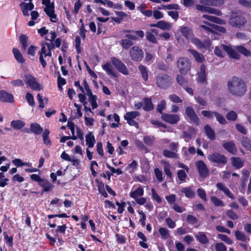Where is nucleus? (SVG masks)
<instances>
[{
	"label": "nucleus",
	"instance_id": "f257e3e1",
	"mask_svg": "<svg viewBox=\"0 0 251 251\" xmlns=\"http://www.w3.org/2000/svg\"><path fill=\"white\" fill-rule=\"evenodd\" d=\"M228 92L232 96L241 97L247 91V85L244 81L237 76H233L227 83Z\"/></svg>",
	"mask_w": 251,
	"mask_h": 251
},
{
	"label": "nucleus",
	"instance_id": "f03ea898",
	"mask_svg": "<svg viewBox=\"0 0 251 251\" xmlns=\"http://www.w3.org/2000/svg\"><path fill=\"white\" fill-rule=\"evenodd\" d=\"M30 179L33 181L37 182L38 185L42 188V194L45 192L50 191L53 187V185L48 180L41 178L37 174L30 175Z\"/></svg>",
	"mask_w": 251,
	"mask_h": 251
},
{
	"label": "nucleus",
	"instance_id": "7ed1b4c3",
	"mask_svg": "<svg viewBox=\"0 0 251 251\" xmlns=\"http://www.w3.org/2000/svg\"><path fill=\"white\" fill-rule=\"evenodd\" d=\"M207 159L212 163L217 164L218 166H223L227 162V158L222 154L217 152L211 153L207 155Z\"/></svg>",
	"mask_w": 251,
	"mask_h": 251
},
{
	"label": "nucleus",
	"instance_id": "20e7f679",
	"mask_svg": "<svg viewBox=\"0 0 251 251\" xmlns=\"http://www.w3.org/2000/svg\"><path fill=\"white\" fill-rule=\"evenodd\" d=\"M25 84L31 90L39 91L43 89L42 86L37 81L36 78L30 74H25L24 75Z\"/></svg>",
	"mask_w": 251,
	"mask_h": 251
},
{
	"label": "nucleus",
	"instance_id": "39448f33",
	"mask_svg": "<svg viewBox=\"0 0 251 251\" xmlns=\"http://www.w3.org/2000/svg\"><path fill=\"white\" fill-rule=\"evenodd\" d=\"M171 77L167 74H159L156 77V84L161 89H166L171 84Z\"/></svg>",
	"mask_w": 251,
	"mask_h": 251
},
{
	"label": "nucleus",
	"instance_id": "423d86ee",
	"mask_svg": "<svg viewBox=\"0 0 251 251\" xmlns=\"http://www.w3.org/2000/svg\"><path fill=\"white\" fill-rule=\"evenodd\" d=\"M177 65L180 73L182 75H186L190 70L191 64L187 58L180 57L177 60Z\"/></svg>",
	"mask_w": 251,
	"mask_h": 251
},
{
	"label": "nucleus",
	"instance_id": "0eeeda50",
	"mask_svg": "<svg viewBox=\"0 0 251 251\" xmlns=\"http://www.w3.org/2000/svg\"><path fill=\"white\" fill-rule=\"evenodd\" d=\"M129 54L133 61L140 62L143 58L144 53L141 48L135 46L130 49Z\"/></svg>",
	"mask_w": 251,
	"mask_h": 251
},
{
	"label": "nucleus",
	"instance_id": "6e6552de",
	"mask_svg": "<svg viewBox=\"0 0 251 251\" xmlns=\"http://www.w3.org/2000/svg\"><path fill=\"white\" fill-rule=\"evenodd\" d=\"M111 61L113 66L121 74L127 75L129 71L126 65L119 59L115 57H111Z\"/></svg>",
	"mask_w": 251,
	"mask_h": 251
},
{
	"label": "nucleus",
	"instance_id": "1a4fd4ad",
	"mask_svg": "<svg viewBox=\"0 0 251 251\" xmlns=\"http://www.w3.org/2000/svg\"><path fill=\"white\" fill-rule=\"evenodd\" d=\"M195 166L201 177L205 178L209 176V170L203 161H197L195 162Z\"/></svg>",
	"mask_w": 251,
	"mask_h": 251
},
{
	"label": "nucleus",
	"instance_id": "9d476101",
	"mask_svg": "<svg viewBox=\"0 0 251 251\" xmlns=\"http://www.w3.org/2000/svg\"><path fill=\"white\" fill-rule=\"evenodd\" d=\"M246 20L242 15H233L229 19L230 24L234 27L239 28L244 25Z\"/></svg>",
	"mask_w": 251,
	"mask_h": 251
},
{
	"label": "nucleus",
	"instance_id": "9b49d317",
	"mask_svg": "<svg viewBox=\"0 0 251 251\" xmlns=\"http://www.w3.org/2000/svg\"><path fill=\"white\" fill-rule=\"evenodd\" d=\"M125 32L127 33L125 35V37L130 40L136 41L138 39L137 36L143 38L145 35L144 31L141 30H126Z\"/></svg>",
	"mask_w": 251,
	"mask_h": 251
},
{
	"label": "nucleus",
	"instance_id": "f8f14e48",
	"mask_svg": "<svg viewBox=\"0 0 251 251\" xmlns=\"http://www.w3.org/2000/svg\"><path fill=\"white\" fill-rule=\"evenodd\" d=\"M161 119L172 125L176 124L180 120L179 116L177 114L164 113L161 115Z\"/></svg>",
	"mask_w": 251,
	"mask_h": 251
},
{
	"label": "nucleus",
	"instance_id": "ddd939ff",
	"mask_svg": "<svg viewBox=\"0 0 251 251\" xmlns=\"http://www.w3.org/2000/svg\"><path fill=\"white\" fill-rule=\"evenodd\" d=\"M185 112L187 116L189 118L192 123H193L197 126L200 125L199 118L191 107H187L185 109Z\"/></svg>",
	"mask_w": 251,
	"mask_h": 251
},
{
	"label": "nucleus",
	"instance_id": "4468645a",
	"mask_svg": "<svg viewBox=\"0 0 251 251\" xmlns=\"http://www.w3.org/2000/svg\"><path fill=\"white\" fill-rule=\"evenodd\" d=\"M222 146L225 150L232 155H236L237 153V147L233 141L225 142L222 144Z\"/></svg>",
	"mask_w": 251,
	"mask_h": 251
},
{
	"label": "nucleus",
	"instance_id": "2eb2a0df",
	"mask_svg": "<svg viewBox=\"0 0 251 251\" xmlns=\"http://www.w3.org/2000/svg\"><path fill=\"white\" fill-rule=\"evenodd\" d=\"M223 50L227 53L230 58L239 60L240 58V54L236 51L232 47L227 45H222Z\"/></svg>",
	"mask_w": 251,
	"mask_h": 251
},
{
	"label": "nucleus",
	"instance_id": "dca6fc26",
	"mask_svg": "<svg viewBox=\"0 0 251 251\" xmlns=\"http://www.w3.org/2000/svg\"><path fill=\"white\" fill-rule=\"evenodd\" d=\"M19 6L23 12V15L25 16H28L29 15V11L32 10L34 7V5L31 2V0H30V2L28 3L21 2L19 4Z\"/></svg>",
	"mask_w": 251,
	"mask_h": 251
},
{
	"label": "nucleus",
	"instance_id": "f3484780",
	"mask_svg": "<svg viewBox=\"0 0 251 251\" xmlns=\"http://www.w3.org/2000/svg\"><path fill=\"white\" fill-rule=\"evenodd\" d=\"M0 101L3 102L13 103L14 98L12 94L5 90H0Z\"/></svg>",
	"mask_w": 251,
	"mask_h": 251
},
{
	"label": "nucleus",
	"instance_id": "a211bd4d",
	"mask_svg": "<svg viewBox=\"0 0 251 251\" xmlns=\"http://www.w3.org/2000/svg\"><path fill=\"white\" fill-rule=\"evenodd\" d=\"M192 42L199 49H202L209 47L210 41L208 40H205L204 42H201V40L198 38H192Z\"/></svg>",
	"mask_w": 251,
	"mask_h": 251
},
{
	"label": "nucleus",
	"instance_id": "6ab92c4d",
	"mask_svg": "<svg viewBox=\"0 0 251 251\" xmlns=\"http://www.w3.org/2000/svg\"><path fill=\"white\" fill-rule=\"evenodd\" d=\"M102 68L106 74L111 77L115 78L118 77V73L113 71L112 67L110 62H107L105 64L102 65Z\"/></svg>",
	"mask_w": 251,
	"mask_h": 251
},
{
	"label": "nucleus",
	"instance_id": "aec40b11",
	"mask_svg": "<svg viewBox=\"0 0 251 251\" xmlns=\"http://www.w3.org/2000/svg\"><path fill=\"white\" fill-rule=\"evenodd\" d=\"M216 187L219 190L222 191L224 194L230 199L232 200L235 199V197L234 196L233 194L230 191L228 188L225 186L223 183L221 182H218L216 184Z\"/></svg>",
	"mask_w": 251,
	"mask_h": 251
},
{
	"label": "nucleus",
	"instance_id": "412c9836",
	"mask_svg": "<svg viewBox=\"0 0 251 251\" xmlns=\"http://www.w3.org/2000/svg\"><path fill=\"white\" fill-rule=\"evenodd\" d=\"M150 26L157 27L164 30H169L172 27L170 23L165 21H159L156 24H151Z\"/></svg>",
	"mask_w": 251,
	"mask_h": 251
},
{
	"label": "nucleus",
	"instance_id": "4be33fe9",
	"mask_svg": "<svg viewBox=\"0 0 251 251\" xmlns=\"http://www.w3.org/2000/svg\"><path fill=\"white\" fill-rule=\"evenodd\" d=\"M54 42H52L50 43V44L48 45V53L47 55L49 57H51L52 55L51 50L55 47L59 48L61 46L62 40L60 38H57L54 40Z\"/></svg>",
	"mask_w": 251,
	"mask_h": 251
},
{
	"label": "nucleus",
	"instance_id": "5701e85b",
	"mask_svg": "<svg viewBox=\"0 0 251 251\" xmlns=\"http://www.w3.org/2000/svg\"><path fill=\"white\" fill-rule=\"evenodd\" d=\"M143 109L144 111L149 112L154 109V105L151 98L145 97L143 99Z\"/></svg>",
	"mask_w": 251,
	"mask_h": 251
},
{
	"label": "nucleus",
	"instance_id": "b1692460",
	"mask_svg": "<svg viewBox=\"0 0 251 251\" xmlns=\"http://www.w3.org/2000/svg\"><path fill=\"white\" fill-rule=\"evenodd\" d=\"M200 2L208 6H220L224 4V1L223 0H201Z\"/></svg>",
	"mask_w": 251,
	"mask_h": 251
},
{
	"label": "nucleus",
	"instance_id": "393cba45",
	"mask_svg": "<svg viewBox=\"0 0 251 251\" xmlns=\"http://www.w3.org/2000/svg\"><path fill=\"white\" fill-rule=\"evenodd\" d=\"M232 165L236 169H240L244 165V161L239 157H232L230 159Z\"/></svg>",
	"mask_w": 251,
	"mask_h": 251
},
{
	"label": "nucleus",
	"instance_id": "a878e982",
	"mask_svg": "<svg viewBox=\"0 0 251 251\" xmlns=\"http://www.w3.org/2000/svg\"><path fill=\"white\" fill-rule=\"evenodd\" d=\"M144 191L143 188L140 186L135 190H131L129 193L130 198L135 200L136 199L142 197L144 195Z\"/></svg>",
	"mask_w": 251,
	"mask_h": 251
},
{
	"label": "nucleus",
	"instance_id": "bb28decb",
	"mask_svg": "<svg viewBox=\"0 0 251 251\" xmlns=\"http://www.w3.org/2000/svg\"><path fill=\"white\" fill-rule=\"evenodd\" d=\"M180 32L187 40L192 38L194 36L192 30L187 26H182L180 29Z\"/></svg>",
	"mask_w": 251,
	"mask_h": 251
},
{
	"label": "nucleus",
	"instance_id": "cd10ccee",
	"mask_svg": "<svg viewBox=\"0 0 251 251\" xmlns=\"http://www.w3.org/2000/svg\"><path fill=\"white\" fill-rule=\"evenodd\" d=\"M204 131L207 138L211 141L215 139V133L213 129L208 125L204 126Z\"/></svg>",
	"mask_w": 251,
	"mask_h": 251
},
{
	"label": "nucleus",
	"instance_id": "c85d7f7f",
	"mask_svg": "<svg viewBox=\"0 0 251 251\" xmlns=\"http://www.w3.org/2000/svg\"><path fill=\"white\" fill-rule=\"evenodd\" d=\"M195 236L197 240L201 244L206 245L209 243V239L203 232H199Z\"/></svg>",
	"mask_w": 251,
	"mask_h": 251
},
{
	"label": "nucleus",
	"instance_id": "c756f323",
	"mask_svg": "<svg viewBox=\"0 0 251 251\" xmlns=\"http://www.w3.org/2000/svg\"><path fill=\"white\" fill-rule=\"evenodd\" d=\"M86 144L88 146L89 148H92L94 147L96 140L94 136L91 132L88 133L85 136Z\"/></svg>",
	"mask_w": 251,
	"mask_h": 251
},
{
	"label": "nucleus",
	"instance_id": "7c9ffc66",
	"mask_svg": "<svg viewBox=\"0 0 251 251\" xmlns=\"http://www.w3.org/2000/svg\"><path fill=\"white\" fill-rule=\"evenodd\" d=\"M188 51L192 54L197 63H201L204 61V57L201 53L193 49H189Z\"/></svg>",
	"mask_w": 251,
	"mask_h": 251
},
{
	"label": "nucleus",
	"instance_id": "2f4dec72",
	"mask_svg": "<svg viewBox=\"0 0 251 251\" xmlns=\"http://www.w3.org/2000/svg\"><path fill=\"white\" fill-rule=\"evenodd\" d=\"M25 125V123L21 120H13L10 123L11 126L17 130L21 129Z\"/></svg>",
	"mask_w": 251,
	"mask_h": 251
},
{
	"label": "nucleus",
	"instance_id": "473e14b6",
	"mask_svg": "<svg viewBox=\"0 0 251 251\" xmlns=\"http://www.w3.org/2000/svg\"><path fill=\"white\" fill-rule=\"evenodd\" d=\"M12 52L15 59L18 63L23 64L25 62V59H24L22 54L18 49L13 48Z\"/></svg>",
	"mask_w": 251,
	"mask_h": 251
},
{
	"label": "nucleus",
	"instance_id": "72a5a7b5",
	"mask_svg": "<svg viewBox=\"0 0 251 251\" xmlns=\"http://www.w3.org/2000/svg\"><path fill=\"white\" fill-rule=\"evenodd\" d=\"M202 17L205 19L208 20V21L216 23L219 24H225V21L223 19H222L220 18H218L217 17L213 16H210L208 15H203L202 16Z\"/></svg>",
	"mask_w": 251,
	"mask_h": 251
},
{
	"label": "nucleus",
	"instance_id": "f704fd0d",
	"mask_svg": "<svg viewBox=\"0 0 251 251\" xmlns=\"http://www.w3.org/2000/svg\"><path fill=\"white\" fill-rule=\"evenodd\" d=\"M31 132L36 135H40L43 131V128L41 126L36 123H32L30 125Z\"/></svg>",
	"mask_w": 251,
	"mask_h": 251
},
{
	"label": "nucleus",
	"instance_id": "c9c22d12",
	"mask_svg": "<svg viewBox=\"0 0 251 251\" xmlns=\"http://www.w3.org/2000/svg\"><path fill=\"white\" fill-rule=\"evenodd\" d=\"M138 69L144 81L147 82L148 81L149 72L147 67L141 64L138 66Z\"/></svg>",
	"mask_w": 251,
	"mask_h": 251
},
{
	"label": "nucleus",
	"instance_id": "e433bc0d",
	"mask_svg": "<svg viewBox=\"0 0 251 251\" xmlns=\"http://www.w3.org/2000/svg\"><path fill=\"white\" fill-rule=\"evenodd\" d=\"M158 232L161 238L163 240H166L170 237V231L166 228L161 227L159 228Z\"/></svg>",
	"mask_w": 251,
	"mask_h": 251
},
{
	"label": "nucleus",
	"instance_id": "4c0bfd02",
	"mask_svg": "<svg viewBox=\"0 0 251 251\" xmlns=\"http://www.w3.org/2000/svg\"><path fill=\"white\" fill-rule=\"evenodd\" d=\"M181 192L183 193L187 198L192 199L195 197V193L192 189V187L183 188Z\"/></svg>",
	"mask_w": 251,
	"mask_h": 251
},
{
	"label": "nucleus",
	"instance_id": "58836bf2",
	"mask_svg": "<svg viewBox=\"0 0 251 251\" xmlns=\"http://www.w3.org/2000/svg\"><path fill=\"white\" fill-rule=\"evenodd\" d=\"M50 132L48 129H45L43 133V143L46 146H50L51 144V140L50 139L49 135Z\"/></svg>",
	"mask_w": 251,
	"mask_h": 251
},
{
	"label": "nucleus",
	"instance_id": "ea45409f",
	"mask_svg": "<svg viewBox=\"0 0 251 251\" xmlns=\"http://www.w3.org/2000/svg\"><path fill=\"white\" fill-rule=\"evenodd\" d=\"M234 48L238 52L245 56H250L251 55V51L242 45L236 46Z\"/></svg>",
	"mask_w": 251,
	"mask_h": 251
},
{
	"label": "nucleus",
	"instance_id": "a19ab883",
	"mask_svg": "<svg viewBox=\"0 0 251 251\" xmlns=\"http://www.w3.org/2000/svg\"><path fill=\"white\" fill-rule=\"evenodd\" d=\"M140 115L138 111H130L127 112L124 116V119L126 121L132 120L135 119Z\"/></svg>",
	"mask_w": 251,
	"mask_h": 251
},
{
	"label": "nucleus",
	"instance_id": "79ce46f5",
	"mask_svg": "<svg viewBox=\"0 0 251 251\" xmlns=\"http://www.w3.org/2000/svg\"><path fill=\"white\" fill-rule=\"evenodd\" d=\"M241 144L246 149L251 151V140L250 139L246 137H243Z\"/></svg>",
	"mask_w": 251,
	"mask_h": 251
},
{
	"label": "nucleus",
	"instance_id": "37998d69",
	"mask_svg": "<svg viewBox=\"0 0 251 251\" xmlns=\"http://www.w3.org/2000/svg\"><path fill=\"white\" fill-rule=\"evenodd\" d=\"M204 23L208 25L211 26L213 29L221 33H225L226 32V29L223 26L212 24L208 23V22H204Z\"/></svg>",
	"mask_w": 251,
	"mask_h": 251
},
{
	"label": "nucleus",
	"instance_id": "c03bdc74",
	"mask_svg": "<svg viewBox=\"0 0 251 251\" xmlns=\"http://www.w3.org/2000/svg\"><path fill=\"white\" fill-rule=\"evenodd\" d=\"M50 44V43L42 42L41 43V49L39 51L38 54H42L44 55L45 58L47 56H49L47 54L48 53V45Z\"/></svg>",
	"mask_w": 251,
	"mask_h": 251
},
{
	"label": "nucleus",
	"instance_id": "a18cd8bd",
	"mask_svg": "<svg viewBox=\"0 0 251 251\" xmlns=\"http://www.w3.org/2000/svg\"><path fill=\"white\" fill-rule=\"evenodd\" d=\"M4 241L9 247H12L13 245V237L9 236L6 232H3Z\"/></svg>",
	"mask_w": 251,
	"mask_h": 251
},
{
	"label": "nucleus",
	"instance_id": "49530a36",
	"mask_svg": "<svg viewBox=\"0 0 251 251\" xmlns=\"http://www.w3.org/2000/svg\"><path fill=\"white\" fill-rule=\"evenodd\" d=\"M176 81L183 88L187 86L188 80L186 78L180 75H178L176 76Z\"/></svg>",
	"mask_w": 251,
	"mask_h": 251
},
{
	"label": "nucleus",
	"instance_id": "de8ad7c7",
	"mask_svg": "<svg viewBox=\"0 0 251 251\" xmlns=\"http://www.w3.org/2000/svg\"><path fill=\"white\" fill-rule=\"evenodd\" d=\"M163 155L167 158H177V154L174 151H171L168 150H164L163 151Z\"/></svg>",
	"mask_w": 251,
	"mask_h": 251
},
{
	"label": "nucleus",
	"instance_id": "09e8293b",
	"mask_svg": "<svg viewBox=\"0 0 251 251\" xmlns=\"http://www.w3.org/2000/svg\"><path fill=\"white\" fill-rule=\"evenodd\" d=\"M216 112H217L210 110H202L201 113L203 116L211 120L213 119L214 116H215Z\"/></svg>",
	"mask_w": 251,
	"mask_h": 251
},
{
	"label": "nucleus",
	"instance_id": "8fccbe9b",
	"mask_svg": "<svg viewBox=\"0 0 251 251\" xmlns=\"http://www.w3.org/2000/svg\"><path fill=\"white\" fill-rule=\"evenodd\" d=\"M121 44L124 49L127 50L133 45V43L130 40L128 39H124L121 40Z\"/></svg>",
	"mask_w": 251,
	"mask_h": 251
},
{
	"label": "nucleus",
	"instance_id": "3c124183",
	"mask_svg": "<svg viewBox=\"0 0 251 251\" xmlns=\"http://www.w3.org/2000/svg\"><path fill=\"white\" fill-rule=\"evenodd\" d=\"M210 200L215 206H224L225 205L223 201L215 196H211Z\"/></svg>",
	"mask_w": 251,
	"mask_h": 251
},
{
	"label": "nucleus",
	"instance_id": "603ef678",
	"mask_svg": "<svg viewBox=\"0 0 251 251\" xmlns=\"http://www.w3.org/2000/svg\"><path fill=\"white\" fill-rule=\"evenodd\" d=\"M177 176L179 181L184 182L187 177V172L184 170H179L177 171Z\"/></svg>",
	"mask_w": 251,
	"mask_h": 251
},
{
	"label": "nucleus",
	"instance_id": "864d4df0",
	"mask_svg": "<svg viewBox=\"0 0 251 251\" xmlns=\"http://www.w3.org/2000/svg\"><path fill=\"white\" fill-rule=\"evenodd\" d=\"M151 197L153 200L156 201L158 203H160L162 201L161 198L157 193L155 189L154 188H151Z\"/></svg>",
	"mask_w": 251,
	"mask_h": 251
},
{
	"label": "nucleus",
	"instance_id": "5fc2aeb1",
	"mask_svg": "<svg viewBox=\"0 0 251 251\" xmlns=\"http://www.w3.org/2000/svg\"><path fill=\"white\" fill-rule=\"evenodd\" d=\"M164 171L165 175L167 176V178L169 179H172V173L170 170V164L166 163L164 166Z\"/></svg>",
	"mask_w": 251,
	"mask_h": 251
},
{
	"label": "nucleus",
	"instance_id": "6e6d98bb",
	"mask_svg": "<svg viewBox=\"0 0 251 251\" xmlns=\"http://www.w3.org/2000/svg\"><path fill=\"white\" fill-rule=\"evenodd\" d=\"M97 97L95 95L89 96V101L91 103L92 109H96L98 107L97 103Z\"/></svg>",
	"mask_w": 251,
	"mask_h": 251
},
{
	"label": "nucleus",
	"instance_id": "4d7b16f0",
	"mask_svg": "<svg viewBox=\"0 0 251 251\" xmlns=\"http://www.w3.org/2000/svg\"><path fill=\"white\" fill-rule=\"evenodd\" d=\"M235 235L236 239L238 240L245 242L247 240H249V239L247 238L244 234L242 233L240 231H236L235 233Z\"/></svg>",
	"mask_w": 251,
	"mask_h": 251
},
{
	"label": "nucleus",
	"instance_id": "13d9d810",
	"mask_svg": "<svg viewBox=\"0 0 251 251\" xmlns=\"http://www.w3.org/2000/svg\"><path fill=\"white\" fill-rule=\"evenodd\" d=\"M25 99L27 103L30 106L33 107L35 106V101L34 100V98L33 95L31 93L27 92L25 95Z\"/></svg>",
	"mask_w": 251,
	"mask_h": 251
},
{
	"label": "nucleus",
	"instance_id": "bf43d9fd",
	"mask_svg": "<svg viewBox=\"0 0 251 251\" xmlns=\"http://www.w3.org/2000/svg\"><path fill=\"white\" fill-rule=\"evenodd\" d=\"M146 37L147 39L153 43V44H156L157 43V40L156 38L155 37V36L151 32H147L146 34Z\"/></svg>",
	"mask_w": 251,
	"mask_h": 251
},
{
	"label": "nucleus",
	"instance_id": "052dcab7",
	"mask_svg": "<svg viewBox=\"0 0 251 251\" xmlns=\"http://www.w3.org/2000/svg\"><path fill=\"white\" fill-rule=\"evenodd\" d=\"M154 137L153 136L151 137L149 136H145L143 138V141L145 144L148 146H151L153 144Z\"/></svg>",
	"mask_w": 251,
	"mask_h": 251
},
{
	"label": "nucleus",
	"instance_id": "680f3d73",
	"mask_svg": "<svg viewBox=\"0 0 251 251\" xmlns=\"http://www.w3.org/2000/svg\"><path fill=\"white\" fill-rule=\"evenodd\" d=\"M198 196L203 201H207L206 194L205 190L202 188H198L197 190Z\"/></svg>",
	"mask_w": 251,
	"mask_h": 251
},
{
	"label": "nucleus",
	"instance_id": "e2e57ef3",
	"mask_svg": "<svg viewBox=\"0 0 251 251\" xmlns=\"http://www.w3.org/2000/svg\"><path fill=\"white\" fill-rule=\"evenodd\" d=\"M44 11L47 15L54 13V5L53 2H52L50 4L45 6Z\"/></svg>",
	"mask_w": 251,
	"mask_h": 251
},
{
	"label": "nucleus",
	"instance_id": "0e129e2a",
	"mask_svg": "<svg viewBox=\"0 0 251 251\" xmlns=\"http://www.w3.org/2000/svg\"><path fill=\"white\" fill-rule=\"evenodd\" d=\"M226 118L229 121H234L237 118V115L235 111H230L226 114Z\"/></svg>",
	"mask_w": 251,
	"mask_h": 251
},
{
	"label": "nucleus",
	"instance_id": "69168bd1",
	"mask_svg": "<svg viewBox=\"0 0 251 251\" xmlns=\"http://www.w3.org/2000/svg\"><path fill=\"white\" fill-rule=\"evenodd\" d=\"M166 106V103L165 100H162L160 101V103L158 104L156 110L157 111L162 115L164 114L163 111L165 109Z\"/></svg>",
	"mask_w": 251,
	"mask_h": 251
},
{
	"label": "nucleus",
	"instance_id": "338daca9",
	"mask_svg": "<svg viewBox=\"0 0 251 251\" xmlns=\"http://www.w3.org/2000/svg\"><path fill=\"white\" fill-rule=\"evenodd\" d=\"M218 237L221 240L224 241L228 245H231L232 244V240L226 235L223 234H219Z\"/></svg>",
	"mask_w": 251,
	"mask_h": 251
},
{
	"label": "nucleus",
	"instance_id": "774afa93",
	"mask_svg": "<svg viewBox=\"0 0 251 251\" xmlns=\"http://www.w3.org/2000/svg\"><path fill=\"white\" fill-rule=\"evenodd\" d=\"M215 249L216 251H226V247L223 243H218L215 245Z\"/></svg>",
	"mask_w": 251,
	"mask_h": 251
}]
</instances>
